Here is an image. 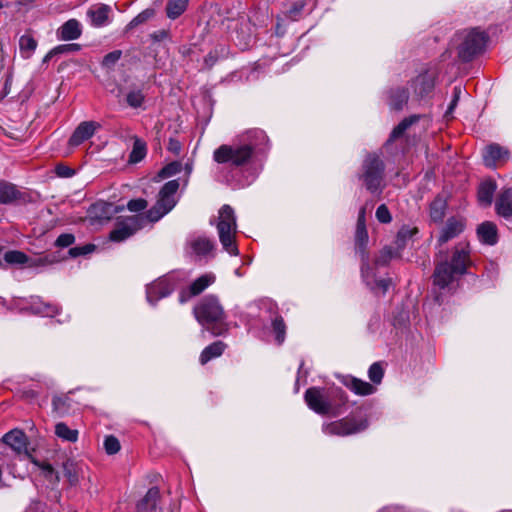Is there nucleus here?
I'll return each instance as SVG.
<instances>
[{
	"label": "nucleus",
	"mask_w": 512,
	"mask_h": 512,
	"mask_svg": "<svg viewBox=\"0 0 512 512\" xmlns=\"http://www.w3.org/2000/svg\"><path fill=\"white\" fill-rule=\"evenodd\" d=\"M269 139L261 129H251L241 134L236 142L222 144L213 152L217 164L232 168L250 165L259 155L268 150Z\"/></svg>",
	"instance_id": "nucleus-1"
},
{
	"label": "nucleus",
	"mask_w": 512,
	"mask_h": 512,
	"mask_svg": "<svg viewBox=\"0 0 512 512\" xmlns=\"http://www.w3.org/2000/svg\"><path fill=\"white\" fill-rule=\"evenodd\" d=\"M470 245L460 241L452 249L448 256L442 249L435 254V269L433 284L439 289L450 287L460 276L465 275L472 261L470 258Z\"/></svg>",
	"instance_id": "nucleus-2"
},
{
	"label": "nucleus",
	"mask_w": 512,
	"mask_h": 512,
	"mask_svg": "<svg viewBox=\"0 0 512 512\" xmlns=\"http://www.w3.org/2000/svg\"><path fill=\"white\" fill-rule=\"evenodd\" d=\"M193 315L197 322L214 336H219L227 330L226 315L218 299L214 295L203 297L193 308Z\"/></svg>",
	"instance_id": "nucleus-3"
},
{
	"label": "nucleus",
	"mask_w": 512,
	"mask_h": 512,
	"mask_svg": "<svg viewBox=\"0 0 512 512\" xmlns=\"http://www.w3.org/2000/svg\"><path fill=\"white\" fill-rule=\"evenodd\" d=\"M456 37L459 42L457 46L458 57L463 62H469L482 53L488 41V35L478 28L462 30L457 33Z\"/></svg>",
	"instance_id": "nucleus-4"
},
{
	"label": "nucleus",
	"mask_w": 512,
	"mask_h": 512,
	"mask_svg": "<svg viewBox=\"0 0 512 512\" xmlns=\"http://www.w3.org/2000/svg\"><path fill=\"white\" fill-rule=\"evenodd\" d=\"M385 165L377 154H369L362 164V180L366 189L372 194H380L384 188Z\"/></svg>",
	"instance_id": "nucleus-5"
},
{
	"label": "nucleus",
	"mask_w": 512,
	"mask_h": 512,
	"mask_svg": "<svg viewBox=\"0 0 512 512\" xmlns=\"http://www.w3.org/2000/svg\"><path fill=\"white\" fill-rule=\"evenodd\" d=\"M179 189L177 180L168 181L163 185L158 194L155 205L147 211L145 219L156 222L170 212L176 205L175 194Z\"/></svg>",
	"instance_id": "nucleus-6"
},
{
	"label": "nucleus",
	"mask_w": 512,
	"mask_h": 512,
	"mask_svg": "<svg viewBox=\"0 0 512 512\" xmlns=\"http://www.w3.org/2000/svg\"><path fill=\"white\" fill-rule=\"evenodd\" d=\"M304 399L308 407L317 414L337 416L340 413L332 396L324 389L311 387L305 391Z\"/></svg>",
	"instance_id": "nucleus-7"
},
{
	"label": "nucleus",
	"mask_w": 512,
	"mask_h": 512,
	"mask_svg": "<svg viewBox=\"0 0 512 512\" xmlns=\"http://www.w3.org/2000/svg\"><path fill=\"white\" fill-rule=\"evenodd\" d=\"M178 286L174 275H166L153 281L146 287V298L151 305L167 296H169Z\"/></svg>",
	"instance_id": "nucleus-8"
},
{
	"label": "nucleus",
	"mask_w": 512,
	"mask_h": 512,
	"mask_svg": "<svg viewBox=\"0 0 512 512\" xmlns=\"http://www.w3.org/2000/svg\"><path fill=\"white\" fill-rule=\"evenodd\" d=\"M368 421L365 418H343L327 424L323 430L327 435L347 436L365 430Z\"/></svg>",
	"instance_id": "nucleus-9"
},
{
	"label": "nucleus",
	"mask_w": 512,
	"mask_h": 512,
	"mask_svg": "<svg viewBox=\"0 0 512 512\" xmlns=\"http://www.w3.org/2000/svg\"><path fill=\"white\" fill-rule=\"evenodd\" d=\"M145 217L143 215H134L127 217L124 220L117 223L115 229L110 233V239L112 241L120 242L124 241L132 236L143 226Z\"/></svg>",
	"instance_id": "nucleus-10"
},
{
	"label": "nucleus",
	"mask_w": 512,
	"mask_h": 512,
	"mask_svg": "<svg viewBox=\"0 0 512 512\" xmlns=\"http://www.w3.org/2000/svg\"><path fill=\"white\" fill-rule=\"evenodd\" d=\"M4 261L6 264L14 266L26 265L28 267H38L53 264L57 260L50 256L39 257L36 259H30L24 252L19 250H9L4 254Z\"/></svg>",
	"instance_id": "nucleus-11"
},
{
	"label": "nucleus",
	"mask_w": 512,
	"mask_h": 512,
	"mask_svg": "<svg viewBox=\"0 0 512 512\" xmlns=\"http://www.w3.org/2000/svg\"><path fill=\"white\" fill-rule=\"evenodd\" d=\"M466 227V220L460 216H452L447 219L445 225L440 229L437 237V247H441L450 240L462 234Z\"/></svg>",
	"instance_id": "nucleus-12"
},
{
	"label": "nucleus",
	"mask_w": 512,
	"mask_h": 512,
	"mask_svg": "<svg viewBox=\"0 0 512 512\" xmlns=\"http://www.w3.org/2000/svg\"><path fill=\"white\" fill-rule=\"evenodd\" d=\"M187 253L201 260L213 256L215 243L206 236H193L187 240Z\"/></svg>",
	"instance_id": "nucleus-13"
},
{
	"label": "nucleus",
	"mask_w": 512,
	"mask_h": 512,
	"mask_svg": "<svg viewBox=\"0 0 512 512\" xmlns=\"http://www.w3.org/2000/svg\"><path fill=\"white\" fill-rule=\"evenodd\" d=\"M120 210L121 208L112 203L99 201L91 205L88 215L92 224L102 223L109 221Z\"/></svg>",
	"instance_id": "nucleus-14"
},
{
	"label": "nucleus",
	"mask_w": 512,
	"mask_h": 512,
	"mask_svg": "<svg viewBox=\"0 0 512 512\" xmlns=\"http://www.w3.org/2000/svg\"><path fill=\"white\" fill-rule=\"evenodd\" d=\"M86 14L91 26L101 28L111 22L112 8L108 4L98 3L92 5Z\"/></svg>",
	"instance_id": "nucleus-15"
},
{
	"label": "nucleus",
	"mask_w": 512,
	"mask_h": 512,
	"mask_svg": "<svg viewBox=\"0 0 512 512\" xmlns=\"http://www.w3.org/2000/svg\"><path fill=\"white\" fill-rule=\"evenodd\" d=\"M237 224L226 225L224 223H217V231L219 240L224 248L230 255H238L239 251L235 244Z\"/></svg>",
	"instance_id": "nucleus-16"
},
{
	"label": "nucleus",
	"mask_w": 512,
	"mask_h": 512,
	"mask_svg": "<svg viewBox=\"0 0 512 512\" xmlns=\"http://www.w3.org/2000/svg\"><path fill=\"white\" fill-rule=\"evenodd\" d=\"M3 442L17 453H27L28 439L19 429H13L3 436Z\"/></svg>",
	"instance_id": "nucleus-17"
},
{
	"label": "nucleus",
	"mask_w": 512,
	"mask_h": 512,
	"mask_svg": "<svg viewBox=\"0 0 512 512\" xmlns=\"http://www.w3.org/2000/svg\"><path fill=\"white\" fill-rule=\"evenodd\" d=\"M509 158L508 149L498 145L491 144L487 146L483 153L484 164L489 168H495L496 163L501 160H507Z\"/></svg>",
	"instance_id": "nucleus-18"
},
{
	"label": "nucleus",
	"mask_w": 512,
	"mask_h": 512,
	"mask_svg": "<svg viewBox=\"0 0 512 512\" xmlns=\"http://www.w3.org/2000/svg\"><path fill=\"white\" fill-rule=\"evenodd\" d=\"M82 26L77 19H69L57 30V38L61 41H71L80 38Z\"/></svg>",
	"instance_id": "nucleus-19"
},
{
	"label": "nucleus",
	"mask_w": 512,
	"mask_h": 512,
	"mask_svg": "<svg viewBox=\"0 0 512 512\" xmlns=\"http://www.w3.org/2000/svg\"><path fill=\"white\" fill-rule=\"evenodd\" d=\"M95 124L93 122H82L73 132L69 139L70 146H78L93 136Z\"/></svg>",
	"instance_id": "nucleus-20"
},
{
	"label": "nucleus",
	"mask_w": 512,
	"mask_h": 512,
	"mask_svg": "<svg viewBox=\"0 0 512 512\" xmlns=\"http://www.w3.org/2000/svg\"><path fill=\"white\" fill-rule=\"evenodd\" d=\"M498 215L509 219L512 218V188L503 190L495 204Z\"/></svg>",
	"instance_id": "nucleus-21"
},
{
	"label": "nucleus",
	"mask_w": 512,
	"mask_h": 512,
	"mask_svg": "<svg viewBox=\"0 0 512 512\" xmlns=\"http://www.w3.org/2000/svg\"><path fill=\"white\" fill-rule=\"evenodd\" d=\"M344 385L357 395L367 396L375 393L376 387L356 377H347Z\"/></svg>",
	"instance_id": "nucleus-22"
},
{
	"label": "nucleus",
	"mask_w": 512,
	"mask_h": 512,
	"mask_svg": "<svg viewBox=\"0 0 512 512\" xmlns=\"http://www.w3.org/2000/svg\"><path fill=\"white\" fill-rule=\"evenodd\" d=\"M479 240L487 245H495L498 241L497 227L493 222L486 221L477 228Z\"/></svg>",
	"instance_id": "nucleus-23"
},
{
	"label": "nucleus",
	"mask_w": 512,
	"mask_h": 512,
	"mask_svg": "<svg viewBox=\"0 0 512 512\" xmlns=\"http://www.w3.org/2000/svg\"><path fill=\"white\" fill-rule=\"evenodd\" d=\"M160 492L157 487L150 488L146 495L138 502L137 512H153L157 507Z\"/></svg>",
	"instance_id": "nucleus-24"
},
{
	"label": "nucleus",
	"mask_w": 512,
	"mask_h": 512,
	"mask_svg": "<svg viewBox=\"0 0 512 512\" xmlns=\"http://www.w3.org/2000/svg\"><path fill=\"white\" fill-rule=\"evenodd\" d=\"M368 243V232L366 228H356L355 232V246L359 254L362 258V271H364V267H368V254L366 251V246Z\"/></svg>",
	"instance_id": "nucleus-25"
},
{
	"label": "nucleus",
	"mask_w": 512,
	"mask_h": 512,
	"mask_svg": "<svg viewBox=\"0 0 512 512\" xmlns=\"http://www.w3.org/2000/svg\"><path fill=\"white\" fill-rule=\"evenodd\" d=\"M409 92L403 87L391 89L389 92V105L394 110H402L407 104Z\"/></svg>",
	"instance_id": "nucleus-26"
},
{
	"label": "nucleus",
	"mask_w": 512,
	"mask_h": 512,
	"mask_svg": "<svg viewBox=\"0 0 512 512\" xmlns=\"http://www.w3.org/2000/svg\"><path fill=\"white\" fill-rule=\"evenodd\" d=\"M447 200L444 196L438 195L430 204V217L435 223H441L445 217Z\"/></svg>",
	"instance_id": "nucleus-27"
},
{
	"label": "nucleus",
	"mask_w": 512,
	"mask_h": 512,
	"mask_svg": "<svg viewBox=\"0 0 512 512\" xmlns=\"http://www.w3.org/2000/svg\"><path fill=\"white\" fill-rule=\"evenodd\" d=\"M496 183L492 180L482 182L478 188V201L483 206H490L493 200V195L496 191Z\"/></svg>",
	"instance_id": "nucleus-28"
},
{
	"label": "nucleus",
	"mask_w": 512,
	"mask_h": 512,
	"mask_svg": "<svg viewBox=\"0 0 512 512\" xmlns=\"http://www.w3.org/2000/svg\"><path fill=\"white\" fill-rule=\"evenodd\" d=\"M414 92L420 96H424L434 88V81L428 73L418 75L412 82Z\"/></svg>",
	"instance_id": "nucleus-29"
},
{
	"label": "nucleus",
	"mask_w": 512,
	"mask_h": 512,
	"mask_svg": "<svg viewBox=\"0 0 512 512\" xmlns=\"http://www.w3.org/2000/svg\"><path fill=\"white\" fill-rule=\"evenodd\" d=\"M226 348V344L222 341H216L204 348L200 354V363L205 365L210 360L222 355Z\"/></svg>",
	"instance_id": "nucleus-30"
},
{
	"label": "nucleus",
	"mask_w": 512,
	"mask_h": 512,
	"mask_svg": "<svg viewBox=\"0 0 512 512\" xmlns=\"http://www.w3.org/2000/svg\"><path fill=\"white\" fill-rule=\"evenodd\" d=\"M20 197L16 186L6 181H0V204H10Z\"/></svg>",
	"instance_id": "nucleus-31"
},
{
	"label": "nucleus",
	"mask_w": 512,
	"mask_h": 512,
	"mask_svg": "<svg viewBox=\"0 0 512 512\" xmlns=\"http://www.w3.org/2000/svg\"><path fill=\"white\" fill-rule=\"evenodd\" d=\"M214 281L215 276L211 273L201 275L189 285L191 294L195 296L201 294L206 288L213 284Z\"/></svg>",
	"instance_id": "nucleus-32"
},
{
	"label": "nucleus",
	"mask_w": 512,
	"mask_h": 512,
	"mask_svg": "<svg viewBox=\"0 0 512 512\" xmlns=\"http://www.w3.org/2000/svg\"><path fill=\"white\" fill-rule=\"evenodd\" d=\"M189 0H168L166 4L167 17L174 20L184 13Z\"/></svg>",
	"instance_id": "nucleus-33"
},
{
	"label": "nucleus",
	"mask_w": 512,
	"mask_h": 512,
	"mask_svg": "<svg viewBox=\"0 0 512 512\" xmlns=\"http://www.w3.org/2000/svg\"><path fill=\"white\" fill-rule=\"evenodd\" d=\"M55 434L64 441L76 442L78 439V431L69 428L64 422H59L55 426Z\"/></svg>",
	"instance_id": "nucleus-34"
},
{
	"label": "nucleus",
	"mask_w": 512,
	"mask_h": 512,
	"mask_svg": "<svg viewBox=\"0 0 512 512\" xmlns=\"http://www.w3.org/2000/svg\"><path fill=\"white\" fill-rule=\"evenodd\" d=\"M418 121V116H410L408 118L403 119L391 132L388 143L395 141L400 138L404 132L415 122Z\"/></svg>",
	"instance_id": "nucleus-35"
},
{
	"label": "nucleus",
	"mask_w": 512,
	"mask_h": 512,
	"mask_svg": "<svg viewBox=\"0 0 512 512\" xmlns=\"http://www.w3.org/2000/svg\"><path fill=\"white\" fill-rule=\"evenodd\" d=\"M80 50H81V45L77 44V43L60 44L49 51V53L45 56L44 61H48L50 58H52L55 55L72 54V53H76Z\"/></svg>",
	"instance_id": "nucleus-36"
},
{
	"label": "nucleus",
	"mask_w": 512,
	"mask_h": 512,
	"mask_svg": "<svg viewBox=\"0 0 512 512\" xmlns=\"http://www.w3.org/2000/svg\"><path fill=\"white\" fill-rule=\"evenodd\" d=\"M146 151V143L139 138H135L133 148L129 156V161L131 163H137L141 161L146 156Z\"/></svg>",
	"instance_id": "nucleus-37"
},
{
	"label": "nucleus",
	"mask_w": 512,
	"mask_h": 512,
	"mask_svg": "<svg viewBox=\"0 0 512 512\" xmlns=\"http://www.w3.org/2000/svg\"><path fill=\"white\" fill-rule=\"evenodd\" d=\"M19 47L24 57L28 58L35 51L37 41L31 35H22L19 39Z\"/></svg>",
	"instance_id": "nucleus-38"
},
{
	"label": "nucleus",
	"mask_w": 512,
	"mask_h": 512,
	"mask_svg": "<svg viewBox=\"0 0 512 512\" xmlns=\"http://www.w3.org/2000/svg\"><path fill=\"white\" fill-rule=\"evenodd\" d=\"M218 223H224L226 225H235L236 217L233 208L230 205H223L219 210V221Z\"/></svg>",
	"instance_id": "nucleus-39"
},
{
	"label": "nucleus",
	"mask_w": 512,
	"mask_h": 512,
	"mask_svg": "<svg viewBox=\"0 0 512 512\" xmlns=\"http://www.w3.org/2000/svg\"><path fill=\"white\" fill-rule=\"evenodd\" d=\"M155 15V10L153 8H147L140 12L137 16H135L128 24V28L132 29L141 24H144Z\"/></svg>",
	"instance_id": "nucleus-40"
},
{
	"label": "nucleus",
	"mask_w": 512,
	"mask_h": 512,
	"mask_svg": "<svg viewBox=\"0 0 512 512\" xmlns=\"http://www.w3.org/2000/svg\"><path fill=\"white\" fill-rule=\"evenodd\" d=\"M368 376L374 385H379L382 382L384 368L380 362H375L369 367Z\"/></svg>",
	"instance_id": "nucleus-41"
},
{
	"label": "nucleus",
	"mask_w": 512,
	"mask_h": 512,
	"mask_svg": "<svg viewBox=\"0 0 512 512\" xmlns=\"http://www.w3.org/2000/svg\"><path fill=\"white\" fill-rule=\"evenodd\" d=\"M272 328L274 333L276 334V340L279 344L283 343L285 339L286 326L284 320L281 316H277L272 321Z\"/></svg>",
	"instance_id": "nucleus-42"
},
{
	"label": "nucleus",
	"mask_w": 512,
	"mask_h": 512,
	"mask_svg": "<svg viewBox=\"0 0 512 512\" xmlns=\"http://www.w3.org/2000/svg\"><path fill=\"white\" fill-rule=\"evenodd\" d=\"M122 57V51L121 50H114L112 52H109L106 54L101 62V65L103 68L112 70L116 63L120 60Z\"/></svg>",
	"instance_id": "nucleus-43"
},
{
	"label": "nucleus",
	"mask_w": 512,
	"mask_h": 512,
	"mask_svg": "<svg viewBox=\"0 0 512 512\" xmlns=\"http://www.w3.org/2000/svg\"><path fill=\"white\" fill-rule=\"evenodd\" d=\"M68 401L67 397L55 396L52 400L53 411L59 416L65 415L69 410Z\"/></svg>",
	"instance_id": "nucleus-44"
},
{
	"label": "nucleus",
	"mask_w": 512,
	"mask_h": 512,
	"mask_svg": "<svg viewBox=\"0 0 512 512\" xmlns=\"http://www.w3.org/2000/svg\"><path fill=\"white\" fill-rule=\"evenodd\" d=\"M395 256L391 247H384L375 259L376 266H385Z\"/></svg>",
	"instance_id": "nucleus-45"
},
{
	"label": "nucleus",
	"mask_w": 512,
	"mask_h": 512,
	"mask_svg": "<svg viewBox=\"0 0 512 512\" xmlns=\"http://www.w3.org/2000/svg\"><path fill=\"white\" fill-rule=\"evenodd\" d=\"M120 448H121L120 442L115 436L109 435V436L105 437L104 449L107 454H109V455L116 454L117 452H119Z\"/></svg>",
	"instance_id": "nucleus-46"
},
{
	"label": "nucleus",
	"mask_w": 512,
	"mask_h": 512,
	"mask_svg": "<svg viewBox=\"0 0 512 512\" xmlns=\"http://www.w3.org/2000/svg\"><path fill=\"white\" fill-rule=\"evenodd\" d=\"M127 103L133 108H138L144 101V95L140 90H133L127 94Z\"/></svg>",
	"instance_id": "nucleus-47"
},
{
	"label": "nucleus",
	"mask_w": 512,
	"mask_h": 512,
	"mask_svg": "<svg viewBox=\"0 0 512 512\" xmlns=\"http://www.w3.org/2000/svg\"><path fill=\"white\" fill-rule=\"evenodd\" d=\"M94 249H95V245H93V244H86L84 246L72 247V248L69 249L68 253H69V255L71 257L75 258V257H78V256L89 254Z\"/></svg>",
	"instance_id": "nucleus-48"
},
{
	"label": "nucleus",
	"mask_w": 512,
	"mask_h": 512,
	"mask_svg": "<svg viewBox=\"0 0 512 512\" xmlns=\"http://www.w3.org/2000/svg\"><path fill=\"white\" fill-rule=\"evenodd\" d=\"M376 218L380 223H390L392 220V216L390 214L389 209L385 204H381L376 210Z\"/></svg>",
	"instance_id": "nucleus-49"
},
{
	"label": "nucleus",
	"mask_w": 512,
	"mask_h": 512,
	"mask_svg": "<svg viewBox=\"0 0 512 512\" xmlns=\"http://www.w3.org/2000/svg\"><path fill=\"white\" fill-rule=\"evenodd\" d=\"M461 93H462V88L461 86H455L453 88V97H452V100L445 112V116L448 117V116H451L455 107L457 106L458 104V101L460 99V96H461Z\"/></svg>",
	"instance_id": "nucleus-50"
},
{
	"label": "nucleus",
	"mask_w": 512,
	"mask_h": 512,
	"mask_svg": "<svg viewBox=\"0 0 512 512\" xmlns=\"http://www.w3.org/2000/svg\"><path fill=\"white\" fill-rule=\"evenodd\" d=\"M75 242V237L73 234L64 233L58 236L56 239L55 245L61 248L69 247Z\"/></svg>",
	"instance_id": "nucleus-51"
},
{
	"label": "nucleus",
	"mask_w": 512,
	"mask_h": 512,
	"mask_svg": "<svg viewBox=\"0 0 512 512\" xmlns=\"http://www.w3.org/2000/svg\"><path fill=\"white\" fill-rule=\"evenodd\" d=\"M181 171V164L178 162H172L165 166L161 172L160 175L162 177H170L173 176Z\"/></svg>",
	"instance_id": "nucleus-52"
},
{
	"label": "nucleus",
	"mask_w": 512,
	"mask_h": 512,
	"mask_svg": "<svg viewBox=\"0 0 512 512\" xmlns=\"http://www.w3.org/2000/svg\"><path fill=\"white\" fill-rule=\"evenodd\" d=\"M146 207L147 201L142 198L130 200L127 204V208L132 212L143 211Z\"/></svg>",
	"instance_id": "nucleus-53"
},
{
	"label": "nucleus",
	"mask_w": 512,
	"mask_h": 512,
	"mask_svg": "<svg viewBox=\"0 0 512 512\" xmlns=\"http://www.w3.org/2000/svg\"><path fill=\"white\" fill-rule=\"evenodd\" d=\"M41 469L43 471V474L46 478H48L50 481H53L54 482H58L59 481V477L58 475L54 472V469L53 467L48 464V463H43L41 464Z\"/></svg>",
	"instance_id": "nucleus-54"
},
{
	"label": "nucleus",
	"mask_w": 512,
	"mask_h": 512,
	"mask_svg": "<svg viewBox=\"0 0 512 512\" xmlns=\"http://www.w3.org/2000/svg\"><path fill=\"white\" fill-rule=\"evenodd\" d=\"M303 8H304V2L302 0H298L291 4L287 13H288L289 17L295 18L296 16H298L301 13Z\"/></svg>",
	"instance_id": "nucleus-55"
},
{
	"label": "nucleus",
	"mask_w": 512,
	"mask_h": 512,
	"mask_svg": "<svg viewBox=\"0 0 512 512\" xmlns=\"http://www.w3.org/2000/svg\"><path fill=\"white\" fill-rule=\"evenodd\" d=\"M167 149L175 154V155H179L180 152H181V149H182V145L180 143V141H178L177 139L175 138H170L169 139V142H168V146H167Z\"/></svg>",
	"instance_id": "nucleus-56"
},
{
	"label": "nucleus",
	"mask_w": 512,
	"mask_h": 512,
	"mask_svg": "<svg viewBox=\"0 0 512 512\" xmlns=\"http://www.w3.org/2000/svg\"><path fill=\"white\" fill-rule=\"evenodd\" d=\"M56 174L59 176V177H65V178H68V177H71L74 175V170L71 169L70 167L68 166H64V165H59L56 167Z\"/></svg>",
	"instance_id": "nucleus-57"
},
{
	"label": "nucleus",
	"mask_w": 512,
	"mask_h": 512,
	"mask_svg": "<svg viewBox=\"0 0 512 512\" xmlns=\"http://www.w3.org/2000/svg\"><path fill=\"white\" fill-rule=\"evenodd\" d=\"M195 295L191 294L190 288L181 290L179 293V302L181 304L186 303L190 298L194 297Z\"/></svg>",
	"instance_id": "nucleus-58"
},
{
	"label": "nucleus",
	"mask_w": 512,
	"mask_h": 512,
	"mask_svg": "<svg viewBox=\"0 0 512 512\" xmlns=\"http://www.w3.org/2000/svg\"><path fill=\"white\" fill-rule=\"evenodd\" d=\"M366 228L365 223V208H361L359 211L356 228Z\"/></svg>",
	"instance_id": "nucleus-59"
},
{
	"label": "nucleus",
	"mask_w": 512,
	"mask_h": 512,
	"mask_svg": "<svg viewBox=\"0 0 512 512\" xmlns=\"http://www.w3.org/2000/svg\"><path fill=\"white\" fill-rule=\"evenodd\" d=\"M41 312L46 314L47 316H52L54 313L57 312V309H56V307H54L50 304H45L44 310H42Z\"/></svg>",
	"instance_id": "nucleus-60"
},
{
	"label": "nucleus",
	"mask_w": 512,
	"mask_h": 512,
	"mask_svg": "<svg viewBox=\"0 0 512 512\" xmlns=\"http://www.w3.org/2000/svg\"><path fill=\"white\" fill-rule=\"evenodd\" d=\"M72 467V463H69V462H66L64 464V470H65V475L69 478V480L72 482L74 481V475L71 471V468Z\"/></svg>",
	"instance_id": "nucleus-61"
},
{
	"label": "nucleus",
	"mask_w": 512,
	"mask_h": 512,
	"mask_svg": "<svg viewBox=\"0 0 512 512\" xmlns=\"http://www.w3.org/2000/svg\"><path fill=\"white\" fill-rule=\"evenodd\" d=\"M333 395L339 397L340 401L344 404L347 401V397L345 393L341 389H336L333 391Z\"/></svg>",
	"instance_id": "nucleus-62"
},
{
	"label": "nucleus",
	"mask_w": 512,
	"mask_h": 512,
	"mask_svg": "<svg viewBox=\"0 0 512 512\" xmlns=\"http://www.w3.org/2000/svg\"><path fill=\"white\" fill-rule=\"evenodd\" d=\"M168 33L165 30H160L153 34V38L157 41L163 40L166 38Z\"/></svg>",
	"instance_id": "nucleus-63"
},
{
	"label": "nucleus",
	"mask_w": 512,
	"mask_h": 512,
	"mask_svg": "<svg viewBox=\"0 0 512 512\" xmlns=\"http://www.w3.org/2000/svg\"><path fill=\"white\" fill-rule=\"evenodd\" d=\"M390 281L388 280H380L378 282V285L382 288L383 292H386L388 290Z\"/></svg>",
	"instance_id": "nucleus-64"
}]
</instances>
